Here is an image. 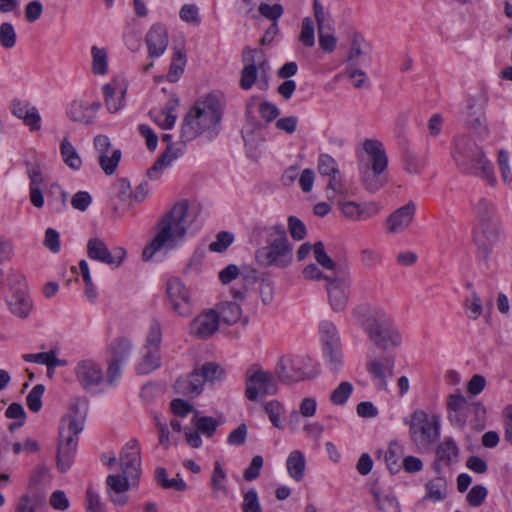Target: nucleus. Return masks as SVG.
Masks as SVG:
<instances>
[{"instance_id": "47", "label": "nucleus", "mask_w": 512, "mask_h": 512, "mask_svg": "<svg viewBox=\"0 0 512 512\" xmlns=\"http://www.w3.org/2000/svg\"><path fill=\"white\" fill-rule=\"evenodd\" d=\"M402 449L397 443H391L388 449L385 451L384 460L388 470L392 473H398L401 469L402 463Z\"/></svg>"}, {"instance_id": "3", "label": "nucleus", "mask_w": 512, "mask_h": 512, "mask_svg": "<svg viewBox=\"0 0 512 512\" xmlns=\"http://www.w3.org/2000/svg\"><path fill=\"white\" fill-rule=\"evenodd\" d=\"M352 313L357 323L378 348L390 350L401 345V334L384 309L362 304L355 307Z\"/></svg>"}, {"instance_id": "34", "label": "nucleus", "mask_w": 512, "mask_h": 512, "mask_svg": "<svg viewBox=\"0 0 512 512\" xmlns=\"http://www.w3.org/2000/svg\"><path fill=\"white\" fill-rule=\"evenodd\" d=\"M436 457L438 461L446 466L457 462L459 457V447L451 437H446L436 448Z\"/></svg>"}, {"instance_id": "55", "label": "nucleus", "mask_w": 512, "mask_h": 512, "mask_svg": "<svg viewBox=\"0 0 512 512\" xmlns=\"http://www.w3.org/2000/svg\"><path fill=\"white\" fill-rule=\"evenodd\" d=\"M299 41L306 47H313L315 44V25L310 17L302 20Z\"/></svg>"}, {"instance_id": "23", "label": "nucleus", "mask_w": 512, "mask_h": 512, "mask_svg": "<svg viewBox=\"0 0 512 512\" xmlns=\"http://www.w3.org/2000/svg\"><path fill=\"white\" fill-rule=\"evenodd\" d=\"M484 103L485 101L478 103L476 99L472 98L469 99L467 104V125L481 138H486L489 135V128L484 113Z\"/></svg>"}, {"instance_id": "25", "label": "nucleus", "mask_w": 512, "mask_h": 512, "mask_svg": "<svg viewBox=\"0 0 512 512\" xmlns=\"http://www.w3.org/2000/svg\"><path fill=\"white\" fill-rule=\"evenodd\" d=\"M219 327V317L216 311L210 310L198 315L190 324V332L201 339L211 336Z\"/></svg>"}, {"instance_id": "8", "label": "nucleus", "mask_w": 512, "mask_h": 512, "mask_svg": "<svg viewBox=\"0 0 512 512\" xmlns=\"http://www.w3.org/2000/svg\"><path fill=\"white\" fill-rule=\"evenodd\" d=\"M82 430V422L75 417L67 416L62 419L57 452V467L61 472H66L71 467L76 453L78 434Z\"/></svg>"}, {"instance_id": "46", "label": "nucleus", "mask_w": 512, "mask_h": 512, "mask_svg": "<svg viewBox=\"0 0 512 512\" xmlns=\"http://www.w3.org/2000/svg\"><path fill=\"white\" fill-rule=\"evenodd\" d=\"M186 65V54L183 50L177 49L172 57L167 79L170 82H176L184 72Z\"/></svg>"}, {"instance_id": "1", "label": "nucleus", "mask_w": 512, "mask_h": 512, "mask_svg": "<svg viewBox=\"0 0 512 512\" xmlns=\"http://www.w3.org/2000/svg\"><path fill=\"white\" fill-rule=\"evenodd\" d=\"M192 222L188 201L182 200L174 204L159 220L156 235L142 252L143 259L150 260L163 247L173 248L183 240Z\"/></svg>"}, {"instance_id": "62", "label": "nucleus", "mask_w": 512, "mask_h": 512, "mask_svg": "<svg viewBox=\"0 0 512 512\" xmlns=\"http://www.w3.org/2000/svg\"><path fill=\"white\" fill-rule=\"evenodd\" d=\"M488 490L483 485H474L466 496V500L471 507L481 506L487 498Z\"/></svg>"}, {"instance_id": "14", "label": "nucleus", "mask_w": 512, "mask_h": 512, "mask_svg": "<svg viewBox=\"0 0 512 512\" xmlns=\"http://www.w3.org/2000/svg\"><path fill=\"white\" fill-rule=\"evenodd\" d=\"M373 170H387L388 157L382 142L376 139H366L363 142V151L358 154V168Z\"/></svg>"}, {"instance_id": "39", "label": "nucleus", "mask_w": 512, "mask_h": 512, "mask_svg": "<svg viewBox=\"0 0 512 512\" xmlns=\"http://www.w3.org/2000/svg\"><path fill=\"white\" fill-rule=\"evenodd\" d=\"M425 487L426 494L424 499L438 502L446 497L447 483L443 477H436L428 481Z\"/></svg>"}, {"instance_id": "19", "label": "nucleus", "mask_w": 512, "mask_h": 512, "mask_svg": "<svg viewBox=\"0 0 512 512\" xmlns=\"http://www.w3.org/2000/svg\"><path fill=\"white\" fill-rule=\"evenodd\" d=\"M395 359L392 356L371 359L367 362L366 368L379 390H387V380L394 373Z\"/></svg>"}, {"instance_id": "33", "label": "nucleus", "mask_w": 512, "mask_h": 512, "mask_svg": "<svg viewBox=\"0 0 512 512\" xmlns=\"http://www.w3.org/2000/svg\"><path fill=\"white\" fill-rule=\"evenodd\" d=\"M360 181L363 187L370 193H375L386 183V170H373L368 167L358 168Z\"/></svg>"}, {"instance_id": "63", "label": "nucleus", "mask_w": 512, "mask_h": 512, "mask_svg": "<svg viewBox=\"0 0 512 512\" xmlns=\"http://www.w3.org/2000/svg\"><path fill=\"white\" fill-rule=\"evenodd\" d=\"M359 259L361 264L367 269H372L382 262L381 254L370 248L362 249L359 252Z\"/></svg>"}, {"instance_id": "38", "label": "nucleus", "mask_w": 512, "mask_h": 512, "mask_svg": "<svg viewBox=\"0 0 512 512\" xmlns=\"http://www.w3.org/2000/svg\"><path fill=\"white\" fill-rule=\"evenodd\" d=\"M60 152L64 163L73 170H79L82 165L81 157L75 147L65 137L60 145Z\"/></svg>"}, {"instance_id": "53", "label": "nucleus", "mask_w": 512, "mask_h": 512, "mask_svg": "<svg viewBox=\"0 0 512 512\" xmlns=\"http://www.w3.org/2000/svg\"><path fill=\"white\" fill-rule=\"evenodd\" d=\"M199 372L204 380V382H214L217 380H222L225 376L224 369L217 363L207 362L202 365Z\"/></svg>"}, {"instance_id": "44", "label": "nucleus", "mask_w": 512, "mask_h": 512, "mask_svg": "<svg viewBox=\"0 0 512 512\" xmlns=\"http://www.w3.org/2000/svg\"><path fill=\"white\" fill-rule=\"evenodd\" d=\"M23 359L26 362L45 364L47 365L48 370L54 369L57 366H63L65 364V361L58 359L55 353L52 351L41 352L37 354H24Z\"/></svg>"}, {"instance_id": "60", "label": "nucleus", "mask_w": 512, "mask_h": 512, "mask_svg": "<svg viewBox=\"0 0 512 512\" xmlns=\"http://www.w3.org/2000/svg\"><path fill=\"white\" fill-rule=\"evenodd\" d=\"M403 167L408 173L419 174L425 167V160L414 153L407 152L404 156Z\"/></svg>"}, {"instance_id": "30", "label": "nucleus", "mask_w": 512, "mask_h": 512, "mask_svg": "<svg viewBox=\"0 0 512 512\" xmlns=\"http://www.w3.org/2000/svg\"><path fill=\"white\" fill-rule=\"evenodd\" d=\"M204 383L199 370L195 369L187 376L178 378L174 389L178 394L196 397L202 392Z\"/></svg>"}, {"instance_id": "28", "label": "nucleus", "mask_w": 512, "mask_h": 512, "mask_svg": "<svg viewBox=\"0 0 512 512\" xmlns=\"http://www.w3.org/2000/svg\"><path fill=\"white\" fill-rule=\"evenodd\" d=\"M449 421L457 427H464L467 421V400L461 394H450L447 398Z\"/></svg>"}, {"instance_id": "57", "label": "nucleus", "mask_w": 512, "mask_h": 512, "mask_svg": "<svg viewBox=\"0 0 512 512\" xmlns=\"http://www.w3.org/2000/svg\"><path fill=\"white\" fill-rule=\"evenodd\" d=\"M353 392V385L350 382H341L330 395V401L334 405H343Z\"/></svg>"}, {"instance_id": "40", "label": "nucleus", "mask_w": 512, "mask_h": 512, "mask_svg": "<svg viewBox=\"0 0 512 512\" xmlns=\"http://www.w3.org/2000/svg\"><path fill=\"white\" fill-rule=\"evenodd\" d=\"M226 477V472L223 469L222 465L220 464L219 461H216L214 464V469L211 477V488L213 496L215 498H217L220 494H228V488L225 485Z\"/></svg>"}, {"instance_id": "35", "label": "nucleus", "mask_w": 512, "mask_h": 512, "mask_svg": "<svg viewBox=\"0 0 512 512\" xmlns=\"http://www.w3.org/2000/svg\"><path fill=\"white\" fill-rule=\"evenodd\" d=\"M286 466L289 476L300 482L304 478L306 468L304 453L300 450L292 451L287 458Z\"/></svg>"}, {"instance_id": "7", "label": "nucleus", "mask_w": 512, "mask_h": 512, "mask_svg": "<svg viewBox=\"0 0 512 512\" xmlns=\"http://www.w3.org/2000/svg\"><path fill=\"white\" fill-rule=\"evenodd\" d=\"M318 373L317 364L307 356H283L275 366V374L284 384L314 378Z\"/></svg>"}, {"instance_id": "29", "label": "nucleus", "mask_w": 512, "mask_h": 512, "mask_svg": "<svg viewBox=\"0 0 512 512\" xmlns=\"http://www.w3.org/2000/svg\"><path fill=\"white\" fill-rule=\"evenodd\" d=\"M257 49L246 47L243 51L244 67L241 71L240 87L243 90H249L256 83L258 77V68L255 64V55Z\"/></svg>"}, {"instance_id": "9", "label": "nucleus", "mask_w": 512, "mask_h": 512, "mask_svg": "<svg viewBox=\"0 0 512 512\" xmlns=\"http://www.w3.org/2000/svg\"><path fill=\"white\" fill-rule=\"evenodd\" d=\"M162 342V327L157 319L151 321L143 346L142 356L135 369L139 375H146L161 366L160 344Z\"/></svg>"}, {"instance_id": "5", "label": "nucleus", "mask_w": 512, "mask_h": 512, "mask_svg": "<svg viewBox=\"0 0 512 512\" xmlns=\"http://www.w3.org/2000/svg\"><path fill=\"white\" fill-rule=\"evenodd\" d=\"M451 154L461 171L481 177L490 186H495L493 165L485 157L482 148L474 141L466 136L456 137Z\"/></svg>"}, {"instance_id": "41", "label": "nucleus", "mask_w": 512, "mask_h": 512, "mask_svg": "<svg viewBox=\"0 0 512 512\" xmlns=\"http://www.w3.org/2000/svg\"><path fill=\"white\" fill-rule=\"evenodd\" d=\"M179 104V100L177 97L173 96L166 107L161 111V113L157 116L155 121L163 128V129H171L177 119L174 110Z\"/></svg>"}, {"instance_id": "59", "label": "nucleus", "mask_w": 512, "mask_h": 512, "mask_svg": "<svg viewBox=\"0 0 512 512\" xmlns=\"http://www.w3.org/2000/svg\"><path fill=\"white\" fill-rule=\"evenodd\" d=\"M364 42L360 34H354L351 40L350 50L347 56L348 67H357L359 64L358 58L363 54L361 44Z\"/></svg>"}, {"instance_id": "54", "label": "nucleus", "mask_w": 512, "mask_h": 512, "mask_svg": "<svg viewBox=\"0 0 512 512\" xmlns=\"http://www.w3.org/2000/svg\"><path fill=\"white\" fill-rule=\"evenodd\" d=\"M121 150L115 149L112 154L106 153L105 155H99L98 161L100 167L103 169L105 174L112 175L121 159Z\"/></svg>"}, {"instance_id": "49", "label": "nucleus", "mask_w": 512, "mask_h": 512, "mask_svg": "<svg viewBox=\"0 0 512 512\" xmlns=\"http://www.w3.org/2000/svg\"><path fill=\"white\" fill-rule=\"evenodd\" d=\"M327 177L329 178L326 187L328 200H334L338 195L344 196L347 194V188L343 183L340 171Z\"/></svg>"}, {"instance_id": "11", "label": "nucleus", "mask_w": 512, "mask_h": 512, "mask_svg": "<svg viewBox=\"0 0 512 512\" xmlns=\"http://www.w3.org/2000/svg\"><path fill=\"white\" fill-rule=\"evenodd\" d=\"M326 291L331 308L335 312L343 311L347 306L350 293L348 271H339L335 276L328 277Z\"/></svg>"}, {"instance_id": "32", "label": "nucleus", "mask_w": 512, "mask_h": 512, "mask_svg": "<svg viewBox=\"0 0 512 512\" xmlns=\"http://www.w3.org/2000/svg\"><path fill=\"white\" fill-rule=\"evenodd\" d=\"M102 91L105 98V105L110 113H116L125 105L126 88L117 82L103 85Z\"/></svg>"}, {"instance_id": "36", "label": "nucleus", "mask_w": 512, "mask_h": 512, "mask_svg": "<svg viewBox=\"0 0 512 512\" xmlns=\"http://www.w3.org/2000/svg\"><path fill=\"white\" fill-rule=\"evenodd\" d=\"M313 253L315 260L319 265H321L324 269L328 270L332 276L336 275V272L339 271H347V269L343 267H339L331 257L326 253L324 244L321 241L316 242L313 245Z\"/></svg>"}, {"instance_id": "10", "label": "nucleus", "mask_w": 512, "mask_h": 512, "mask_svg": "<svg viewBox=\"0 0 512 512\" xmlns=\"http://www.w3.org/2000/svg\"><path fill=\"white\" fill-rule=\"evenodd\" d=\"M245 395L250 401H256L259 395H274L277 392V382L269 371L252 366L246 372Z\"/></svg>"}, {"instance_id": "52", "label": "nucleus", "mask_w": 512, "mask_h": 512, "mask_svg": "<svg viewBox=\"0 0 512 512\" xmlns=\"http://www.w3.org/2000/svg\"><path fill=\"white\" fill-rule=\"evenodd\" d=\"M317 170L323 177L333 175L340 171L337 161L329 154L322 153L317 160Z\"/></svg>"}, {"instance_id": "15", "label": "nucleus", "mask_w": 512, "mask_h": 512, "mask_svg": "<svg viewBox=\"0 0 512 512\" xmlns=\"http://www.w3.org/2000/svg\"><path fill=\"white\" fill-rule=\"evenodd\" d=\"M24 165L30 179V201L35 207L41 208L44 205L41 191V185L44 181L41 160L35 152H30L25 155Z\"/></svg>"}, {"instance_id": "56", "label": "nucleus", "mask_w": 512, "mask_h": 512, "mask_svg": "<svg viewBox=\"0 0 512 512\" xmlns=\"http://www.w3.org/2000/svg\"><path fill=\"white\" fill-rule=\"evenodd\" d=\"M373 495L381 512H400V505L395 497L377 491H373Z\"/></svg>"}, {"instance_id": "26", "label": "nucleus", "mask_w": 512, "mask_h": 512, "mask_svg": "<svg viewBox=\"0 0 512 512\" xmlns=\"http://www.w3.org/2000/svg\"><path fill=\"white\" fill-rule=\"evenodd\" d=\"M21 280H24V277L21 274L17 275L19 287L13 292L11 298L8 300V306L14 315L25 318L32 308V301L26 292L25 284H21Z\"/></svg>"}, {"instance_id": "61", "label": "nucleus", "mask_w": 512, "mask_h": 512, "mask_svg": "<svg viewBox=\"0 0 512 512\" xmlns=\"http://www.w3.org/2000/svg\"><path fill=\"white\" fill-rule=\"evenodd\" d=\"M464 306L467 316L472 320L478 319L482 314V302L475 291L465 300Z\"/></svg>"}, {"instance_id": "21", "label": "nucleus", "mask_w": 512, "mask_h": 512, "mask_svg": "<svg viewBox=\"0 0 512 512\" xmlns=\"http://www.w3.org/2000/svg\"><path fill=\"white\" fill-rule=\"evenodd\" d=\"M145 43L150 58H158L164 54L168 47V31L164 24H153L146 33Z\"/></svg>"}, {"instance_id": "13", "label": "nucleus", "mask_w": 512, "mask_h": 512, "mask_svg": "<svg viewBox=\"0 0 512 512\" xmlns=\"http://www.w3.org/2000/svg\"><path fill=\"white\" fill-rule=\"evenodd\" d=\"M166 293L171 309L179 316L187 317L192 312L190 291L178 277L167 282Z\"/></svg>"}, {"instance_id": "18", "label": "nucleus", "mask_w": 512, "mask_h": 512, "mask_svg": "<svg viewBox=\"0 0 512 512\" xmlns=\"http://www.w3.org/2000/svg\"><path fill=\"white\" fill-rule=\"evenodd\" d=\"M74 373L79 384L87 391L97 387L103 381V370L94 360L79 361L75 366Z\"/></svg>"}, {"instance_id": "45", "label": "nucleus", "mask_w": 512, "mask_h": 512, "mask_svg": "<svg viewBox=\"0 0 512 512\" xmlns=\"http://www.w3.org/2000/svg\"><path fill=\"white\" fill-rule=\"evenodd\" d=\"M111 360L124 362L132 351V343L127 338H117L110 345Z\"/></svg>"}, {"instance_id": "17", "label": "nucleus", "mask_w": 512, "mask_h": 512, "mask_svg": "<svg viewBox=\"0 0 512 512\" xmlns=\"http://www.w3.org/2000/svg\"><path fill=\"white\" fill-rule=\"evenodd\" d=\"M122 474L130 477L131 481H137L141 473V456L139 443L136 439L130 440L122 449L119 456Z\"/></svg>"}, {"instance_id": "4", "label": "nucleus", "mask_w": 512, "mask_h": 512, "mask_svg": "<svg viewBox=\"0 0 512 512\" xmlns=\"http://www.w3.org/2000/svg\"><path fill=\"white\" fill-rule=\"evenodd\" d=\"M221 116L222 108L217 96L209 94L196 102L184 117L180 132L182 142H190L204 131L218 126Z\"/></svg>"}, {"instance_id": "50", "label": "nucleus", "mask_w": 512, "mask_h": 512, "mask_svg": "<svg viewBox=\"0 0 512 512\" xmlns=\"http://www.w3.org/2000/svg\"><path fill=\"white\" fill-rule=\"evenodd\" d=\"M264 410L273 426L278 429H283L282 415L285 412L284 406L279 401L272 400L264 405Z\"/></svg>"}, {"instance_id": "43", "label": "nucleus", "mask_w": 512, "mask_h": 512, "mask_svg": "<svg viewBox=\"0 0 512 512\" xmlns=\"http://www.w3.org/2000/svg\"><path fill=\"white\" fill-rule=\"evenodd\" d=\"M323 356L329 368L333 372H337L343 365V354L341 344L326 346L322 348Z\"/></svg>"}, {"instance_id": "12", "label": "nucleus", "mask_w": 512, "mask_h": 512, "mask_svg": "<svg viewBox=\"0 0 512 512\" xmlns=\"http://www.w3.org/2000/svg\"><path fill=\"white\" fill-rule=\"evenodd\" d=\"M409 425L411 437L419 445H428L439 435L437 418L434 417L433 431L428 414L424 410H415L411 415Z\"/></svg>"}, {"instance_id": "64", "label": "nucleus", "mask_w": 512, "mask_h": 512, "mask_svg": "<svg viewBox=\"0 0 512 512\" xmlns=\"http://www.w3.org/2000/svg\"><path fill=\"white\" fill-rule=\"evenodd\" d=\"M243 512H262L258 494L255 489L248 490L243 497L242 503Z\"/></svg>"}, {"instance_id": "42", "label": "nucleus", "mask_w": 512, "mask_h": 512, "mask_svg": "<svg viewBox=\"0 0 512 512\" xmlns=\"http://www.w3.org/2000/svg\"><path fill=\"white\" fill-rule=\"evenodd\" d=\"M177 158V154L172 152V146L167 145L166 150L159 156L154 162L152 167L148 170V177L150 179H156L161 174L163 168L169 166L173 160Z\"/></svg>"}, {"instance_id": "16", "label": "nucleus", "mask_w": 512, "mask_h": 512, "mask_svg": "<svg viewBox=\"0 0 512 512\" xmlns=\"http://www.w3.org/2000/svg\"><path fill=\"white\" fill-rule=\"evenodd\" d=\"M87 255L92 260L119 267L126 257V250L119 246L110 251L104 241L96 237L88 240Z\"/></svg>"}, {"instance_id": "22", "label": "nucleus", "mask_w": 512, "mask_h": 512, "mask_svg": "<svg viewBox=\"0 0 512 512\" xmlns=\"http://www.w3.org/2000/svg\"><path fill=\"white\" fill-rule=\"evenodd\" d=\"M415 204L409 201L389 215L386 226L389 233L397 234L403 232L411 224L415 215Z\"/></svg>"}, {"instance_id": "51", "label": "nucleus", "mask_w": 512, "mask_h": 512, "mask_svg": "<svg viewBox=\"0 0 512 512\" xmlns=\"http://www.w3.org/2000/svg\"><path fill=\"white\" fill-rule=\"evenodd\" d=\"M193 423L201 434L206 437H211L215 433L217 427L219 426V422L210 416H197L195 415L193 418Z\"/></svg>"}, {"instance_id": "27", "label": "nucleus", "mask_w": 512, "mask_h": 512, "mask_svg": "<svg viewBox=\"0 0 512 512\" xmlns=\"http://www.w3.org/2000/svg\"><path fill=\"white\" fill-rule=\"evenodd\" d=\"M11 112L17 118L22 119L24 124L28 126L31 131H38L41 128V117L35 106L27 102L13 100L11 103Z\"/></svg>"}, {"instance_id": "48", "label": "nucleus", "mask_w": 512, "mask_h": 512, "mask_svg": "<svg viewBox=\"0 0 512 512\" xmlns=\"http://www.w3.org/2000/svg\"><path fill=\"white\" fill-rule=\"evenodd\" d=\"M322 348L340 343L338 331L334 323L324 320L319 326Z\"/></svg>"}, {"instance_id": "24", "label": "nucleus", "mask_w": 512, "mask_h": 512, "mask_svg": "<svg viewBox=\"0 0 512 512\" xmlns=\"http://www.w3.org/2000/svg\"><path fill=\"white\" fill-rule=\"evenodd\" d=\"M130 477L125 475H108L106 478V485L108 488V495L113 504L116 506H124L128 502L126 492L130 488Z\"/></svg>"}, {"instance_id": "20", "label": "nucleus", "mask_w": 512, "mask_h": 512, "mask_svg": "<svg viewBox=\"0 0 512 512\" xmlns=\"http://www.w3.org/2000/svg\"><path fill=\"white\" fill-rule=\"evenodd\" d=\"M101 107L99 101L89 104L82 100H74L68 105L66 115L73 122L90 125L94 122L96 113Z\"/></svg>"}, {"instance_id": "6", "label": "nucleus", "mask_w": 512, "mask_h": 512, "mask_svg": "<svg viewBox=\"0 0 512 512\" xmlns=\"http://www.w3.org/2000/svg\"><path fill=\"white\" fill-rule=\"evenodd\" d=\"M473 212L487 243L477 235L474 236V241L484 257H487L490 254L491 245L498 241L501 234V224L496 219V206L492 200L482 197L473 204Z\"/></svg>"}, {"instance_id": "31", "label": "nucleus", "mask_w": 512, "mask_h": 512, "mask_svg": "<svg viewBox=\"0 0 512 512\" xmlns=\"http://www.w3.org/2000/svg\"><path fill=\"white\" fill-rule=\"evenodd\" d=\"M340 205L343 215L354 221L371 218L380 210V207L374 202L360 205L356 202L348 201L340 203Z\"/></svg>"}, {"instance_id": "58", "label": "nucleus", "mask_w": 512, "mask_h": 512, "mask_svg": "<svg viewBox=\"0 0 512 512\" xmlns=\"http://www.w3.org/2000/svg\"><path fill=\"white\" fill-rule=\"evenodd\" d=\"M92 69L95 74L103 75L107 72V52L96 46L92 47Z\"/></svg>"}, {"instance_id": "2", "label": "nucleus", "mask_w": 512, "mask_h": 512, "mask_svg": "<svg viewBox=\"0 0 512 512\" xmlns=\"http://www.w3.org/2000/svg\"><path fill=\"white\" fill-rule=\"evenodd\" d=\"M264 236L267 238V245L256 250V262L265 268L275 266L283 269L288 267L292 262L293 252L285 226L283 224L270 227L256 226L251 232L250 241L260 245L261 238Z\"/></svg>"}, {"instance_id": "37", "label": "nucleus", "mask_w": 512, "mask_h": 512, "mask_svg": "<svg viewBox=\"0 0 512 512\" xmlns=\"http://www.w3.org/2000/svg\"><path fill=\"white\" fill-rule=\"evenodd\" d=\"M218 317L219 321H223L225 324L233 325L237 323L242 315L240 305L236 302L225 301L218 306Z\"/></svg>"}]
</instances>
